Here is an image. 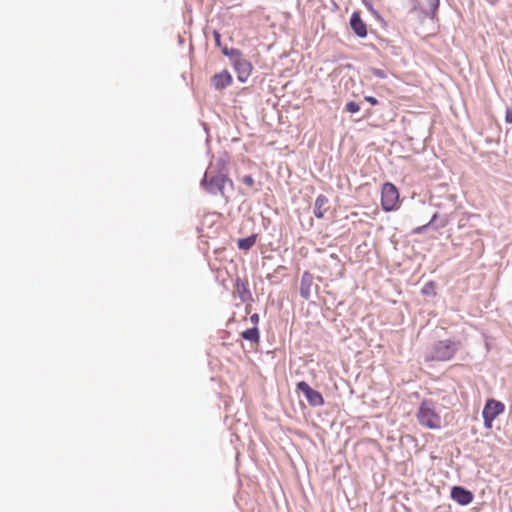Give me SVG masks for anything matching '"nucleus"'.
<instances>
[{"label": "nucleus", "mask_w": 512, "mask_h": 512, "mask_svg": "<svg viewBox=\"0 0 512 512\" xmlns=\"http://www.w3.org/2000/svg\"><path fill=\"white\" fill-rule=\"evenodd\" d=\"M438 284L434 280H430L421 288V295L427 298H435L437 296Z\"/></svg>", "instance_id": "dca6fc26"}, {"label": "nucleus", "mask_w": 512, "mask_h": 512, "mask_svg": "<svg viewBox=\"0 0 512 512\" xmlns=\"http://www.w3.org/2000/svg\"><path fill=\"white\" fill-rule=\"evenodd\" d=\"M242 182L247 185V186H250L252 187L254 185V179L251 175H245L243 178H242Z\"/></svg>", "instance_id": "a878e982"}, {"label": "nucleus", "mask_w": 512, "mask_h": 512, "mask_svg": "<svg viewBox=\"0 0 512 512\" xmlns=\"http://www.w3.org/2000/svg\"><path fill=\"white\" fill-rule=\"evenodd\" d=\"M360 110V104L355 101H349L346 103L345 111L354 114L359 112Z\"/></svg>", "instance_id": "4be33fe9"}, {"label": "nucleus", "mask_w": 512, "mask_h": 512, "mask_svg": "<svg viewBox=\"0 0 512 512\" xmlns=\"http://www.w3.org/2000/svg\"><path fill=\"white\" fill-rule=\"evenodd\" d=\"M227 183L232 185V181L222 173L213 175L211 172H206L202 180L204 188L211 194L220 193L223 195Z\"/></svg>", "instance_id": "39448f33"}, {"label": "nucleus", "mask_w": 512, "mask_h": 512, "mask_svg": "<svg viewBox=\"0 0 512 512\" xmlns=\"http://www.w3.org/2000/svg\"><path fill=\"white\" fill-rule=\"evenodd\" d=\"M349 26L354 35L358 38H366L368 35V26L361 17L360 11H354L349 19Z\"/></svg>", "instance_id": "6e6552de"}, {"label": "nucleus", "mask_w": 512, "mask_h": 512, "mask_svg": "<svg viewBox=\"0 0 512 512\" xmlns=\"http://www.w3.org/2000/svg\"><path fill=\"white\" fill-rule=\"evenodd\" d=\"M317 291H318V286L316 284H314L313 276L310 273L305 272L301 278V284H300L301 296L305 299H309L313 293L317 294Z\"/></svg>", "instance_id": "1a4fd4ad"}, {"label": "nucleus", "mask_w": 512, "mask_h": 512, "mask_svg": "<svg viewBox=\"0 0 512 512\" xmlns=\"http://www.w3.org/2000/svg\"><path fill=\"white\" fill-rule=\"evenodd\" d=\"M242 337L245 340H248V341H251V342H254V343H258L259 339H260L259 330H258L257 327H253V328L247 329V330L242 332Z\"/></svg>", "instance_id": "a211bd4d"}, {"label": "nucleus", "mask_w": 512, "mask_h": 512, "mask_svg": "<svg viewBox=\"0 0 512 512\" xmlns=\"http://www.w3.org/2000/svg\"><path fill=\"white\" fill-rule=\"evenodd\" d=\"M416 417L419 424L428 429L435 430L441 428L440 415L435 411L433 407H431L430 403L426 400L421 402V404L419 405Z\"/></svg>", "instance_id": "f03ea898"}, {"label": "nucleus", "mask_w": 512, "mask_h": 512, "mask_svg": "<svg viewBox=\"0 0 512 512\" xmlns=\"http://www.w3.org/2000/svg\"><path fill=\"white\" fill-rule=\"evenodd\" d=\"M327 423L330 425V427H333V426H334V422H333V420L328 419V420H327Z\"/></svg>", "instance_id": "473e14b6"}, {"label": "nucleus", "mask_w": 512, "mask_h": 512, "mask_svg": "<svg viewBox=\"0 0 512 512\" xmlns=\"http://www.w3.org/2000/svg\"><path fill=\"white\" fill-rule=\"evenodd\" d=\"M364 100L367 101L372 106H375L379 103L378 99L374 96H365Z\"/></svg>", "instance_id": "bb28decb"}, {"label": "nucleus", "mask_w": 512, "mask_h": 512, "mask_svg": "<svg viewBox=\"0 0 512 512\" xmlns=\"http://www.w3.org/2000/svg\"><path fill=\"white\" fill-rule=\"evenodd\" d=\"M215 39L217 42L220 40V34L218 32H215Z\"/></svg>", "instance_id": "2f4dec72"}, {"label": "nucleus", "mask_w": 512, "mask_h": 512, "mask_svg": "<svg viewBox=\"0 0 512 512\" xmlns=\"http://www.w3.org/2000/svg\"><path fill=\"white\" fill-rule=\"evenodd\" d=\"M400 193L391 182H385L381 188V207L385 212L396 211L399 208Z\"/></svg>", "instance_id": "7ed1b4c3"}, {"label": "nucleus", "mask_w": 512, "mask_h": 512, "mask_svg": "<svg viewBox=\"0 0 512 512\" xmlns=\"http://www.w3.org/2000/svg\"><path fill=\"white\" fill-rule=\"evenodd\" d=\"M505 122L512 124V107H507L505 111Z\"/></svg>", "instance_id": "393cba45"}, {"label": "nucleus", "mask_w": 512, "mask_h": 512, "mask_svg": "<svg viewBox=\"0 0 512 512\" xmlns=\"http://www.w3.org/2000/svg\"><path fill=\"white\" fill-rule=\"evenodd\" d=\"M233 78L228 70L216 73L211 78V84L216 90H222L232 84Z\"/></svg>", "instance_id": "9b49d317"}, {"label": "nucleus", "mask_w": 512, "mask_h": 512, "mask_svg": "<svg viewBox=\"0 0 512 512\" xmlns=\"http://www.w3.org/2000/svg\"><path fill=\"white\" fill-rule=\"evenodd\" d=\"M326 335L330 337L329 333H323L322 332L321 338H322V340H325L326 342H328V339L326 338Z\"/></svg>", "instance_id": "c756f323"}, {"label": "nucleus", "mask_w": 512, "mask_h": 512, "mask_svg": "<svg viewBox=\"0 0 512 512\" xmlns=\"http://www.w3.org/2000/svg\"><path fill=\"white\" fill-rule=\"evenodd\" d=\"M223 53H224L226 56H228V57H230V58H231L230 50H228L227 48H225V49L223 50Z\"/></svg>", "instance_id": "7c9ffc66"}, {"label": "nucleus", "mask_w": 512, "mask_h": 512, "mask_svg": "<svg viewBox=\"0 0 512 512\" xmlns=\"http://www.w3.org/2000/svg\"><path fill=\"white\" fill-rule=\"evenodd\" d=\"M428 229H430V226L428 225V223H426L424 225L414 228L412 230V234H414V235L422 234V233L426 232Z\"/></svg>", "instance_id": "b1692460"}, {"label": "nucleus", "mask_w": 512, "mask_h": 512, "mask_svg": "<svg viewBox=\"0 0 512 512\" xmlns=\"http://www.w3.org/2000/svg\"><path fill=\"white\" fill-rule=\"evenodd\" d=\"M230 55L234 70L237 73L238 80L242 83H245L252 74V63L244 58L242 52L238 49H231Z\"/></svg>", "instance_id": "20e7f679"}, {"label": "nucleus", "mask_w": 512, "mask_h": 512, "mask_svg": "<svg viewBox=\"0 0 512 512\" xmlns=\"http://www.w3.org/2000/svg\"><path fill=\"white\" fill-rule=\"evenodd\" d=\"M256 241L257 235L253 234L249 237L239 239L237 245L240 250L247 251L255 245Z\"/></svg>", "instance_id": "f3484780"}, {"label": "nucleus", "mask_w": 512, "mask_h": 512, "mask_svg": "<svg viewBox=\"0 0 512 512\" xmlns=\"http://www.w3.org/2000/svg\"><path fill=\"white\" fill-rule=\"evenodd\" d=\"M450 497L453 501L461 506H466L472 503L474 494L471 490L464 486L455 485L450 490Z\"/></svg>", "instance_id": "0eeeda50"}, {"label": "nucleus", "mask_w": 512, "mask_h": 512, "mask_svg": "<svg viewBox=\"0 0 512 512\" xmlns=\"http://www.w3.org/2000/svg\"><path fill=\"white\" fill-rule=\"evenodd\" d=\"M250 320H251V322L253 324H255V325L258 324V322H259V315L256 314V313L251 315Z\"/></svg>", "instance_id": "cd10ccee"}, {"label": "nucleus", "mask_w": 512, "mask_h": 512, "mask_svg": "<svg viewBox=\"0 0 512 512\" xmlns=\"http://www.w3.org/2000/svg\"><path fill=\"white\" fill-rule=\"evenodd\" d=\"M504 411L505 405L503 402L494 398L487 399L482 410L484 427L487 429L492 428L493 421Z\"/></svg>", "instance_id": "423d86ee"}, {"label": "nucleus", "mask_w": 512, "mask_h": 512, "mask_svg": "<svg viewBox=\"0 0 512 512\" xmlns=\"http://www.w3.org/2000/svg\"><path fill=\"white\" fill-rule=\"evenodd\" d=\"M438 199L440 201L434 203V206L437 208L448 209L450 210V213H453L456 210L457 196L455 194H449L446 197H439Z\"/></svg>", "instance_id": "2eb2a0df"}, {"label": "nucleus", "mask_w": 512, "mask_h": 512, "mask_svg": "<svg viewBox=\"0 0 512 512\" xmlns=\"http://www.w3.org/2000/svg\"><path fill=\"white\" fill-rule=\"evenodd\" d=\"M333 5H335V3L333 2V0H329Z\"/></svg>", "instance_id": "e433bc0d"}, {"label": "nucleus", "mask_w": 512, "mask_h": 512, "mask_svg": "<svg viewBox=\"0 0 512 512\" xmlns=\"http://www.w3.org/2000/svg\"><path fill=\"white\" fill-rule=\"evenodd\" d=\"M328 257L331 258V259H334V254L333 253H329Z\"/></svg>", "instance_id": "c9c22d12"}, {"label": "nucleus", "mask_w": 512, "mask_h": 512, "mask_svg": "<svg viewBox=\"0 0 512 512\" xmlns=\"http://www.w3.org/2000/svg\"><path fill=\"white\" fill-rule=\"evenodd\" d=\"M319 202H320V198H317V199L315 200V209L317 208V206H318V203H319ZM315 215H316L317 217H320V212H317V211L315 210Z\"/></svg>", "instance_id": "c85d7f7f"}, {"label": "nucleus", "mask_w": 512, "mask_h": 512, "mask_svg": "<svg viewBox=\"0 0 512 512\" xmlns=\"http://www.w3.org/2000/svg\"><path fill=\"white\" fill-rule=\"evenodd\" d=\"M297 388L302 392L308 402L312 405H317L320 402V394L313 390L306 382L301 381L297 384Z\"/></svg>", "instance_id": "f8f14e48"}, {"label": "nucleus", "mask_w": 512, "mask_h": 512, "mask_svg": "<svg viewBox=\"0 0 512 512\" xmlns=\"http://www.w3.org/2000/svg\"><path fill=\"white\" fill-rule=\"evenodd\" d=\"M321 3H322V7H325V8L327 7L325 0H321Z\"/></svg>", "instance_id": "72a5a7b5"}, {"label": "nucleus", "mask_w": 512, "mask_h": 512, "mask_svg": "<svg viewBox=\"0 0 512 512\" xmlns=\"http://www.w3.org/2000/svg\"><path fill=\"white\" fill-rule=\"evenodd\" d=\"M427 5L430 8V12L426 13L427 16H429L431 19H434L436 17V13L438 11L440 0H425Z\"/></svg>", "instance_id": "aec40b11"}, {"label": "nucleus", "mask_w": 512, "mask_h": 512, "mask_svg": "<svg viewBox=\"0 0 512 512\" xmlns=\"http://www.w3.org/2000/svg\"><path fill=\"white\" fill-rule=\"evenodd\" d=\"M449 223V214H440L438 212L434 213L428 222L430 229L439 230L445 228Z\"/></svg>", "instance_id": "ddd939ff"}, {"label": "nucleus", "mask_w": 512, "mask_h": 512, "mask_svg": "<svg viewBox=\"0 0 512 512\" xmlns=\"http://www.w3.org/2000/svg\"><path fill=\"white\" fill-rule=\"evenodd\" d=\"M235 289L242 300H246V298L250 295L246 283L240 279L236 280Z\"/></svg>", "instance_id": "6ab92c4d"}, {"label": "nucleus", "mask_w": 512, "mask_h": 512, "mask_svg": "<svg viewBox=\"0 0 512 512\" xmlns=\"http://www.w3.org/2000/svg\"><path fill=\"white\" fill-rule=\"evenodd\" d=\"M378 39V49L383 50L387 54L393 56V57H399L402 53V49L400 46L395 45L391 40L380 37L376 34ZM371 47L375 50H377V47L375 45H371Z\"/></svg>", "instance_id": "9d476101"}, {"label": "nucleus", "mask_w": 512, "mask_h": 512, "mask_svg": "<svg viewBox=\"0 0 512 512\" xmlns=\"http://www.w3.org/2000/svg\"><path fill=\"white\" fill-rule=\"evenodd\" d=\"M370 72L376 78H379V79H386L387 78V73L383 69L372 67V68H370Z\"/></svg>", "instance_id": "5701e85b"}, {"label": "nucleus", "mask_w": 512, "mask_h": 512, "mask_svg": "<svg viewBox=\"0 0 512 512\" xmlns=\"http://www.w3.org/2000/svg\"><path fill=\"white\" fill-rule=\"evenodd\" d=\"M337 306L336 298L331 295V299L322 298V316L329 321H335L333 307Z\"/></svg>", "instance_id": "4468645a"}, {"label": "nucleus", "mask_w": 512, "mask_h": 512, "mask_svg": "<svg viewBox=\"0 0 512 512\" xmlns=\"http://www.w3.org/2000/svg\"><path fill=\"white\" fill-rule=\"evenodd\" d=\"M462 348V342L456 339L438 340L424 352L425 362H446L454 358Z\"/></svg>", "instance_id": "f257e3e1"}, {"label": "nucleus", "mask_w": 512, "mask_h": 512, "mask_svg": "<svg viewBox=\"0 0 512 512\" xmlns=\"http://www.w3.org/2000/svg\"><path fill=\"white\" fill-rule=\"evenodd\" d=\"M365 6L367 7V9L373 14V16L381 22V24L383 26H386L387 23L386 21L383 19V17L381 16V14L373 7L372 3L371 2H364Z\"/></svg>", "instance_id": "412c9836"}, {"label": "nucleus", "mask_w": 512, "mask_h": 512, "mask_svg": "<svg viewBox=\"0 0 512 512\" xmlns=\"http://www.w3.org/2000/svg\"><path fill=\"white\" fill-rule=\"evenodd\" d=\"M321 201H322V206H324L326 199L323 195H322Z\"/></svg>", "instance_id": "f704fd0d"}]
</instances>
